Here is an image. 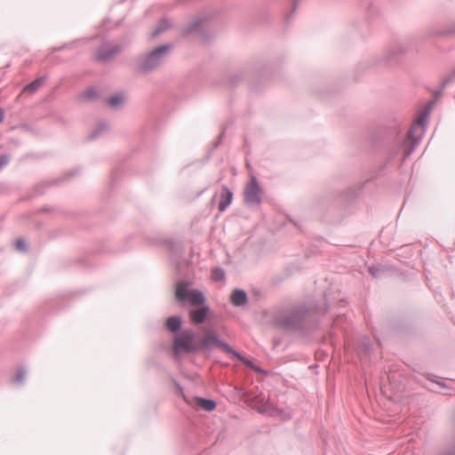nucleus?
<instances>
[{"instance_id": "obj_1", "label": "nucleus", "mask_w": 455, "mask_h": 455, "mask_svg": "<svg viewBox=\"0 0 455 455\" xmlns=\"http://www.w3.org/2000/svg\"><path fill=\"white\" fill-rule=\"evenodd\" d=\"M165 325L169 331L174 333L172 353L175 360L181 358L183 355H204L214 347H219L256 372L263 371L260 367L255 365L251 360L221 339L214 331H206L204 336H200L191 329H185L180 331L182 320L176 315L168 317Z\"/></svg>"}, {"instance_id": "obj_2", "label": "nucleus", "mask_w": 455, "mask_h": 455, "mask_svg": "<svg viewBox=\"0 0 455 455\" xmlns=\"http://www.w3.org/2000/svg\"><path fill=\"white\" fill-rule=\"evenodd\" d=\"M329 310L315 303H299L283 309L275 319V325L287 333L308 338L321 325L322 316Z\"/></svg>"}, {"instance_id": "obj_3", "label": "nucleus", "mask_w": 455, "mask_h": 455, "mask_svg": "<svg viewBox=\"0 0 455 455\" xmlns=\"http://www.w3.org/2000/svg\"><path fill=\"white\" fill-rule=\"evenodd\" d=\"M172 44H166L156 47L137 60L136 70L140 73H148L158 68L169 57Z\"/></svg>"}, {"instance_id": "obj_4", "label": "nucleus", "mask_w": 455, "mask_h": 455, "mask_svg": "<svg viewBox=\"0 0 455 455\" xmlns=\"http://www.w3.org/2000/svg\"><path fill=\"white\" fill-rule=\"evenodd\" d=\"M435 104V100L428 103V106L419 114L411 129L407 132V140L411 141V146L404 149L403 157L409 156L414 150L415 146L419 143L420 137L414 136V131L419 127H424L427 124V121L430 113V108Z\"/></svg>"}, {"instance_id": "obj_5", "label": "nucleus", "mask_w": 455, "mask_h": 455, "mask_svg": "<svg viewBox=\"0 0 455 455\" xmlns=\"http://www.w3.org/2000/svg\"><path fill=\"white\" fill-rule=\"evenodd\" d=\"M262 188L256 177L252 176L246 184L243 190V201L250 207L258 206L261 204Z\"/></svg>"}, {"instance_id": "obj_6", "label": "nucleus", "mask_w": 455, "mask_h": 455, "mask_svg": "<svg viewBox=\"0 0 455 455\" xmlns=\"http://www.w3.org/2000/svg\"><path fill=\"white\" fill-rule=\"evenodd\" d=\"M174 385L178 390V395L183 398V400L191 406H196L199 409H202L205 411H212L216 409L217 403L214 400L210 398H204L200 396H195L192 399H189L184 393V390L181 385L174 380Z\"/></svg>"}, {"instance_id": "obj_7", "label": "nucleus", "mask_w": 455, "mask_h": 455, "mask_svg": "<svg viewBox=\"0 0 455 455\" xmlns=\"http://www.w3.org/2000/svg\"><path fill=\"white\" fill-rule=\"evenodd\" d=\"M122 49L120 44H111L109 42H104L96 49V60L102 63L108 62L119 54Z\"/></svg>"}, {"instance_id": "obj_8", "label": "nucleus", "mask_w": 455, "mask_h": 455, "mask_svg": "<svg viewBox=\"0 0 455 455\" xmlns=\"http://www.w3.org/2000/svg\"><path fill=\"white\" fill-rule=\"evenodd\" d=\"M408 51V46L403 43L392 45L385 55L384 64L391 66L400 61L402 56Z\"/></svg>"}, {"instance_id": "obj_9", "label": "nucleus", "mask_w": 455, "mask_h": 455, "mask_svg": "<svg viewBox=\"0 0 455 455\" xmlns=\"http://www.w3.org/2000/svg\"><path fill=\"white\" fill-rule=\"evenodd\" d=\"M210 313V307L206 305H202L200 307L191 309L189 311L190 322L194 325H199L205 322Z\"/></svg>"}, {"instance_id": "obj_10", "label": "nucleus", "mask_w": 455, "mask_h": 455, "mask_svg": "<svg viewBox=\"0 0 455 455\" xmlns=\"http://www.w3.org/2000/svg\"><path fill=\"white\" fill-rule=\"evenodd\" d=\"M230 302L235 307H244L248 304V295L244 290L235 289L230 295Z\"/></svg>"}, {"instance_id": "obj_11", "label": "nucleus", "mask_w": 455, "mask_h": 455, "mask_svg": "<svg viewBox=\"0 0 455 455\" xmlns=\"http://www.w3.org/2000/svg\"><path fill=\"white\" fill-rule=\"evenodd\" d=\"M232 200L233 192L227 186H222L218 206L219 211L224 212L231 204Z\"/></svg>"}, {"instance_id": "obj_12", "label": "nucleus", "mask_w": 455, "mask_h": 455, "mask_svg": "<svg viewBox=\"0 0 455 455\" xmlns=\"http://www.w3.org/2000/svg\"><path fill=\"white\" fill-rule=\"evenodd\" d=\"M193 33H198L204 41H206L208 37L203 30V20L196 19L193 20L186 28L183 29L184 35H190Z\"/></svg>"}, {"instance_id": "obj_13", "label": "nucleus", "mask_w": 455, "mask_h": 455, "mask_svg": "<svg viewBox=\"0 0 455 455\" xmlns=\"http://www.w3.org/2000/svg\"><path fill=\"white\" fill-rule=\"evenodd\" d=\"M190 282L187 280H180L176 284L175 297L180 301H186L190 290H188V286L190 285Z\"/></svg>"}, {"instance_id": "obj_14", "label": "nucleus", "mask_w": 455, "mask_h": 455, "mask_svg": "<svg viewBox=\"0 0 455 455\" xmlns=\"http://www.w3.org/2000/svg\"><path fill=\"white\" fill-rule=\"evenodd\" d=\"M205 297L199 290H190L188 297L186 301H188L192 306H202L205 303Z\"/></svg>"}, {"instance_id": "obj_15", "label": "nucleus", "mask_w": 455, "mask_h": 455, "mask_svg": "<svg viewBox=\"0 0 455 455\" xmlns=\"http://www.w3.org/2000/svg\"><path fill=\"white\" fill-rule=\"evenodd\" d=\"M356 349L358 351V354H367L371 349V342L370 339L366 336L362 337L358 343Z\"/></svg>"}, {"instance_id": "obj_16", "label": "nucleus", "mask_w": 455, "mask_h": 455, "mask_svg": "<svg viewBox=\"0 0 455 455\" xmlns=\"http://www.w3.org/2000/svg\"><path fill=\"white\" fill-rule=\"evenodd\" d=\"M108 124L106 122L101 121L98 124L97 127L88 136L89 140H95L99 138L102 133L108 131Z\"/></svg>"}, {"instance_id": "obj_17", "label": "nucleus", "mask_w": 455, "mask_h": 455, "mask_svg": "<svg viewBox=\"0 0 455 455\" xmlns=\"http://www.w3.org/2000/svg\"><path fill=\"white\" fill-rule=\"evenodd\" d=\"M44 82V77H42V76L41 77H37L36 79H35L31 83L28 84L24 87V91L28 92H30V93H33V92H36L43 85Z\"/></svg>"}, {"instance_id": "obj_18", "label": "nucleus", "mask_w": 455, "mask_h": 455, "mask_svg": "<svg viewBox=\"0 0 455 455\" xmlns=\"http://www.w3.org/2000/svg\"><path fill=\"white\" fill-rule=\"evenodd\" d=\"M225 278H226V273L223 268L214 267L212 270V279L214 282H221V281H224Z\"/></svg>"}, {"instance_id": "obj_19", "label": "nucleus", "mask_w": 455, "mask_h": 455, "mask_svg": "<svg viewBox=\"0 0 455 455\" xmlns=\"http://www.w3.org/2000/svg\"><path fill=\"white\" fill-rule=\"evenodd\" d=\"M124 102V97L120 94L114 95L108 100V104L111 108H116Z\"/></svg>"}, {"instance_id": "obj_20", "label": "nucleus", "mask_w": 455, "mask_h": 455, "mask_svg": "<svg viewBox=\"0 0 455 455\" xmlns=\"http://www.w3.org/2000/svg\"><path fill=\"white\" fill-rule=\"evenodd\" d=\"M26 371L23 367H20L17 371V373L14 377L13 381L19 385H22L25 379Z\"/></svg>"}, {"instance_id": "obj_21", "label": "nucleus", "mask_w": 455, "mask_h": 455, "mask_svg": "<svg viewBox=\"0 0 455 455\" xmlns=\"http://www.w3.org/2000/svg\"><path fill=\"white\" fill-rule=\"evenodd\" d=\"M455 33V25H452L443 30H436L431 33L432 36H447Z\"/></svg>"}, {"instance_id": "obj_22", "label": "nucleus", "mask_w": 455, "mask_h": 455, "mask_svg": "<svg viewBox=\"0 0 455 455\" xmlns=\"http://www.w3.org/2000/svg\"><path fill=\"white\" fill-rule=\"evenodd\" d=\"M455 82V68L443 80V87H446L449 84Z\"/></svg>"}, {"instance_id": "obj_23", "label": "nucleus", "mask_w": 455, "mask_h": 455, "mask_svg": "<svg viewBox=\"0 0 455 455\" xmlns=\"http://www.w3.org/2000/svg\"><path fill=\"white\" fill-rule=\"evenodd\" d=\"M368 271L371 275V276L374 277V278L379 277L380 275L383 272V270L379 267H377V266H374V265L370 266L369 268H368Z\"/></svg>"}, {"instance_id": "obj_24", "label": "nucleus", "mask_w": 455, "mask_h": 455, "mask_svg": "<svg viewBox=\"0 0 455 455\" xmlns=\"http://www.w3.org/2000/svg\"><path fill=\"white\" fill-rule=\"evenodd\" d=\"M97 95V91L92 87L87 88L83 93V97L88 100H92L95 98Z\"/></svg>"}, {"instance_id": "obj_25", "label": "nucleus", "mask_w": 455, "mask_h": 455, "mask_svg": "<svg viewBox=\"0 0 455 455\" xmlns=\"http://www.w3.org/2000/svg\"><path fill=\"white\" fill-rule=\"evenodd\" d=\"M299 0H292V9L291 11L285 16V22L289 23L291 20L292 15L294 14L297 6H298Z\"/></svg>"}, {"instance_id": "obj_26", "label": "nucleus", "mask_w": 455, "mask_h": 455, "mask_svg": "<svg viewBox=\"0 0 455 455\" xmlns=\"http://www.w3.org/2000/svg\"><path fill=\"white\" fill-rule=\"evenodd\" d=\"M10 157L7 155H0V171L8 164Z\"/></svg>"}, {"instance_id": "obj_27", "label": "nucleus", "mask_w": 455, "mask_h": 455, "mask_svg": "<svg viewBox=\"0 0 455 455\" xmlns=\"http://www.w3.org/2000/svg\"><path fill=\"white\" fill-rule=\"evenodd\" d=\"M15 245H16V248L19 250V251H26V243L24 240L22 239H18L15 243Z\"/></svg>"}, {"instance_id": "obj_28", "label": "nucleus", "mask_w": 455, "mask_h": 455, "mask_svg": "<svg viewBox=\"0 0 455 455\" xmlns=\"http://www.w3.org/2000/svg\"><path fill=\"white\" fill-rule=\"evenodd\" d=\"M78 172H79L78 170H76V171L70 172H68L67 175H65L64 177H62L60 180H54L53 182H54V183H56V184H59V183H60V181H61L62 180H67V179H68V178H70V177H73V176L76 175V174L78 173Z\"/></svg>"}, {"instance_id": "obj_29", "label": "nucleus", "mask_w": 455, "mask_h": 455, "mask_svg": "<svg viewBox=\"0 0 455 455\" xmlns=\"http://www.w3.org/2000/svg\"><path fill=\"white\" fill-rule=\"evenodd\" d=\"M348 193H349V195L347 196V199L350 200V199L355 197V196L357 194V189H355V188H350L348 189Z\"/></svg>"}, {"instance_id": "obj_30", "label": "nucleus", "mask_w": 455, "mask_h": 455, "mask_svg": "<svg viewBox=\"0 0 455 455\" xmlns=\"http://www.w3.org/2000/svg\"><path fill=\"white\" fill-rule=\"evenodd\" d=\"M269 408H270L269 404L262 405L261 407L258 408V411L260 412V413H270L269 412Z\"/></svg>"}, {"instance_id": "obj_31", "label": "nucleus", "mask_w": 455, "mask_h": 455, "mask_svg": "<svg viewBox=\"0 0 455 455\" xmlns=\"http://www.w3.org/2000/svg\"><path fill=\"white\" fill-rule=\"evenodd\" d=\"M165 30V28L164 26H158L156 28V29L154 30L152 36H157L158 34L164 32Z\"/></svg>"}, {"instance_id": "obj_32", "label": "nucleus", "mask_w": 455, "mask_h": 455, "mask_svg": "<svg viewBox=\"0 0 455 455\" xmlns=\"http://www.w3.org/2000/svg\"><path fill=\"white\" fill-rule=\"evenodd\" d=\"M327 340H329L331 345H334V339L332 337V332L331 331H330L328 337H324L323 338V342H326Z\"/></svg>"}, {"instance_id": "obj_33", "label": "nucleus", "mask_w": 455, "mask_h": 455, "mask_svg": "<svg viewBox=\"0 0 455 455\" xmlns=\"http://www.w3.org/2000/svg\"><path fill=\"white\" fill-rule=\"evenodd\" d=\"M444 88L445 87H443V83H442L440 88L435 92V99L442 95L443 91Z\"/></svg>"}, {"instance_id": "obj_34", "label": "nucleus", "mask_w": 455, "mask_h": 455, "mask_svg": "<svg viewBox=\"0 0 455 455\" xmlns=\"http://www.w3.org/2000/svg\"><path fill=\"white\" fill-rule=\"evenodd\" d=\"M223 135H224V132H222L220 134L218 141H216V142H215V145H214V147H215V148H217V147L219 146V144H220V140H221V138H222V136H223Z\"/></svg>"}, {"instance_id": "obj_35", "label": "nucleus", "mask_w": 455, "mask_h": 455, "mask_svg": "<svg viewBox=\"0 0 455 455\" xmlns=\"http://www.w3.org/2000/svg\"><path fill=\"white\" fill-rule=\"evenodd\" d=\"M4 113L2 108H0V123L4 120Z\"/></svg>"}, {"instance_id": "obj_36", "label": "nucleus", "mask_w": 455, "mask_h": 455, "mask_svg": "<svg viewBox=\"0 0 455 455\" xmlns=\"http://www.w3.org/2000/svg\"><path fill=\"white\" fill-rule=\"evenodd\" d=\"M375 9H376V8H375V6L371 5V6L369 7V12H373V11H375Z\"/></svg>"}, {"instance_id": "obj_37", "label": "nucleus", "mask_w": 455, "mask_h": 455, "mask_svg": "<svg viewBox=\"0 0 455 455\" xmlns=\"http://www.w3.org/2000/svg\"><path fill=\"white\" fill-rule=\"evenodd\" d=\"M116 173V171H115L113 173H112V179H114L115 175Z\"/></svg>"}, {"instance_id": "obj_38", "label": "nucleus", "mask_w": 455, "mask_h": 455, "mask_svg": "<svg viewBox=\"0 0 455 455\" xmlns=\"http://www.w3.org/2000/svg\"><path fill=\"white\" fill-rule=\"evenodd\" d=\"M438 384H439L440 386H442V387H445V384H443V383H438Z\"/></svg>"}, {"instance_id": "obj_39", "label": "nucleus", "mask_w": 455, "mask_h": 455, "mask_svg": "<svg viewBox=\"0 0 455 455\" xmlns=\"http://www.w3.org/2000/svg\"><path fill=\"white\" fill-rule=\"evenodd\" d=\"M176 267L179 270V263L178 262H176Z\"/></svg>"}]
</instances>
